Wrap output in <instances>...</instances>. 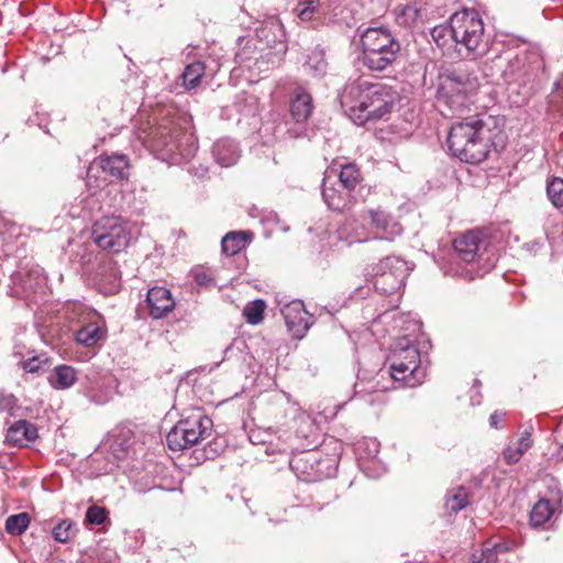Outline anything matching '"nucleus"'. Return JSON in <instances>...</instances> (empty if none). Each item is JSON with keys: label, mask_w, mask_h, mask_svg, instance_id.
Masks as SVG:
<instances>
[{"label": "nucleus", "mask_w": 563, "mask_h": 563, "mask_svg": "<svg viewBox=\"0 0 563 563\" xmlns=\"http://www.w3.org/2000/svg\"><path fill=\"white\" fill-rule=\"evenodd\" d=\"M77 379L76 369L69 365H58L49 377L51 386L55 389L70 388Z\"/></svg>", "instance_id": "72a5a7b5"}, {"label": "nucleus", "mask_w": 563, "mask_h": 563, "mask_svg": "<svg viewBox=\"0 0 563 563\" xmlns=\"http://www.w3.org/2000/svg\"><path fill=\"white\" fill-rule=\"evenodd\" d=\"M413 267V263L408 262L400 256H389V275H393L396 280V285H389V287L395 290L397 301L401 298L406 280Z\"/></svg>", "instance_id": "a878e982"}, {"label": "nucleus", "mask_w": 563, "mask_h": 563, "mask_svg": "<svg viewBox=\"0 0 563 563\" xmlns=\"http://www.w3.org/2000/svg\"><path fill=\"white\" fill-rule=\"evenodd\" d=\"M487 236L479 230H471L456 238L453 242L456 261L464 263L470 267L459 268L457 274L465 279H474L483 276L487 269L479 266L485 252L488 247Z\"/></svg>", "instance_id": "0eeeda50"}, {"label": "nucleus", "mask_w": 563, "mask_h": 563, "mask_svg": "<svg viewBox=\"0 0 563 563\" xmlns=\"http://www.w3.org/2000/svg\"><path fill=\"white\" fill-rule=\"evenodd\" d=\"M386 97L384 84L366 80L347 84L339 95L342 109L358 125L369 123L386 113Z\"/></svg>", "instance_id": "7ed1b4c3"}, {"label": "nucleus", "mask_w": 563, "mask_h": 563, "mask_svg": "<svg viewBox=\"0 0 563 563\" xmlns=\"http://www.w3.org/2000/svg\"><path fill=\"white\" fill-rule=\"evenodd\" d=\"M431 37L435 45L443 52L446 53L454 47L453 40V23L450 21L449 25H435L431 30Z\"/></svg>", "instance_id": "f704fd0d"}, {"label": "nucleus", "mask_w": 563, "mask_h": 563, "mask_svg": "<svg viewBox=\"0 0 563 563\" xmlns=\"http://www.w3.org/2000/svg\"><path fill=\"white\" fill-rule=\"evenodd\" d=\"M361 462H362L363 464H366V463H367V461H366V460H362ZM360 467H361L362 470H364V472H365V475H366V476H369V473H368V472H366V470H367V466H366V465H364V467H362V466L360 465Z\"/></svg>", "instance_id": "e2e57ef3"}, {"label": "nucleus", "mask_w": 563, "mask_h": 563, "mask_svg": "<svg viewBox=\"0 0 563 563\" xmlns=\"http://www.w3.org/2000/svg\"><path fill=\"white\" fill-rule=\"evenodd\" d=\"M87 468L85 473L89 477H98L101 475L109 474L117 467V464L111 459L106 449L100 445L88 459Z\"/></svg>", "instance_id": "393cba45"}, {"label": "nucleus", "mask_w": 563, "mask_h": 563, "mask_svg": "<svg viewBox=\"0 0 563 563\" xmlns=\"http://www.w3.org/2000/svg\"><path fill=\"white\" fill-rule=\"evenodd\" d=\"M387 231V214L382 209H369L362 214V220L346 221L341 229L349 243L365 242L369 240H385Z\"/></svg>", "instance_id": "9b49d317"}, {"label": "nucleus", "mask_w": 563, "mask_h": 563, "mask_svg": "<svg viewBox=\"0 0 563 563\" xmlns=\"http://www.w3.org/2000/svg\"><path fill=\"white\" fill-rule=\"evenodd\" d=\"M157 487L159 489H162V490H166L167 493H176V492H183L184 490V487L181 485L179 487H176V486L167 487V486H164V485L159 484Z\"/></svg>", "instance_id": "6e6d98bb"}, {"label": "nucleus", "mask_w": 563, "mask_h": 563, "mask_svg": "<svg viewBox=\"0 0 563 563\" xmlns=\"http://www.w3.org/2000/svg\"><path fill=\"white\" fill-rule=\"evenodd\" d=\"M476 78L460 70H453L439 77L437 98L446 104L453 113L462 112L468 101V95L476 89Z\"/></svg>", "instance_id": "1a4fd4ad"}, {"label": "nucleus", "mask_w": 563, "mask_h": 563, "mask_svg": "<svg viewBox=\"0 0 563 563\" xmlns=\"http://www.w3.org/2000/svg\"><path fill=\"white\" fill-rule=\"evenodd\" d=\"M558 457L563 460V444L560 446V449L558 451Z\"/></svg>", "instance_id": "0e129e2a"}, {"label": "nucleus", "mask_w": 563, "mask_h": 563, "mask_svg": "<svg viewBox=\"0 0 563 563\" xmlns=\"http://www.w3.org/2000/svg\"><path fill=\"white\" fill-rule=\"evenodd\" d=\"M338 457L319 450H307L294 454L289 467L296 477L306 483L320 482L332 477L336 472Z\"/></svg>", "instance_id": "423d86ee"}, {"label": "nucleus", "mask_w": 563, "mask_h": 563, "mask_svg": "<svg viewBox=\"0 0 563 563\" xmlns=\"http://www.w3.org/2000/svg\"><path fill=\"white\" fill-rule=\"evenodd\" d=\"M235 60H236V63H239V64H243V63H245V60H246V59L244 58L243 53H236V55H235Z\"/></svg>", "instance_id": "052dcab7"}, {"label": "nucleus", "mask_w": 563, "mask_h": 563, "mask_svg": "<svg viewBox=\"0 0 563 563\" xmlns=\"http://www.w3.org/2000/svg\"><path fill=\"white\" fill-rule=\"evenodd\" d=\"M77 525L70 519L59 520L52 529V537L56 542L68 543L78 533Z\"/></svg>", "instance_id": "c9c22d12"}, {"label": "nucleus", "mask_w": 563, "mask_h": 563, "mask_svg": "<svg viewBox=\"0 0 563 563\" xmlns=\"http://www.w3.org/2000/svg\"><path fill=\"white\" fill-rule=\"evenodd\" d=\"M219 68L220 65L216 60H196L188 64L181 74L183 86L186 90L195 89L199 86L205 75L213 76Z\"/></svg>", "instance_id": "4be33fe9"}, {"label": "nucleus", "mask_w": 563, "mask_h": 563, "mask_svg": "<svg viewBox=\"0 0 563 563\" xmlns=\"http://www.w3.org/2000/svg\"><path fill=\"white\" fill-rule=\"evenodd\" d=\"M527 74L528 69L525 55H516L512 59H509L504 70V76L509 81H519L523 79Z\"/></svg>", "instance_id": "4c0bfd02"}, {"label": "nucleus", "mask_w": 563, "mask_h": 563, "mask_svg": "<svg viewBox=\"0 0 563 563\" xmlns=\"http://www.w3.org/2000/svg\"><path fill=\"white\" fill-rule=\"evenodd\" d=\"M506 550L507 548L501 543H486L481 552L472 554L468 563H497L498 554Z\"/></svg>", "instance_id": "e433bc0d"}, {"label": "nucleus", "mask_w": 563, "mask_h": 563, "mask_svg": "<svg viewBox=\"0 0 563 563\" xmlns=\"http://www.w3.org/2000/svg\"><path fill=\"white\" fill-rule=\"evenodd\" d=\"M343 0H300L296 12L298 18L303 21H320L322 23L345 22L343 16Z\"/></svg>", "instance_id": "2eb2a0df"}, {"label": "nucleus", "mask_w": 563, "mask_h": 563, "mask_svg": "<svg viewBox=\"0 0 563 563\" xmlns=\"http://www.w3.org/2000/svg\"><path fill=\"white\" fill-rule=\"evenodd\" d=\"M16 410H19V406L14 395L0 391V412H8L14 416Z\"/></svg>", "instance_id": "a18cd8bd"}, {"label": "nucleus", "mask_w": 563, "mask_h": 563, "mask_svg": "<svg viewBox=\"0 0 563 563\" xmlns=\"http://www.w3.org/2000/svg\"><path fill=\"white\" fill-rule=\"evenodd\" d=\"M46 283L43 269L38 266L27 272H15L11 275V296L18 298H30L37 289L42 288Z\"/></svg>", "instance_id": "f3484780"}, {"label": "nucleus", "mask_w": 563, "mask_h": 563, "mask_svg": "<svg viewBox=\"0 0 563 563\" xmlns=\"http://www.w3.org/2000/svg\"><path fill=\"white\" fill-rule=\"evenodd\" d=\"M363 176L358 166L354 163H345L340 165L338 175L339 186L353 192L362 183Z\"/></svg>", "instance_id": "473e14b6"}, {"label": "nucleus", "mask_w": 563, "mask_h": 563, "mask_svg": "<svg viewBox=\"0 0 563 563\" xmlns=\"http://www.w3.org/2000/svg\"><path fill=\"white\" fill-rule=\"evenodd\" d=\"M430 7L431 3L426 0H406L394 9L396 22L402 26H412L419 20L430 16Z\"/></svg>", "instance_id": "aec40b11"}, {"label": "nucleus", "mask_w": 563, "mask_h": 563, "mask_svg": "<svg viewBox=\"0 0 563 563\" xmlns=\"http://www.w3.org/2000/svg\"><path fill=\"white\" fill-rule=\"evenodd\" d=\"M361 462H362L363 464H366V463H367V461H366V460H362ZM360 467H361L362 470H364V472H365V475H366V476H369V473H368V472H366V470H367V466H366V465H364V467H362V466L360 465Z\"/></svg>", "instance_id": "680f3d73"}, {"label": "nucleus", "mask_w": 563, "mask_h": 563, "mask_svg": "<svg viewBox=\"0 0 563 563\" xmlns=\"http://www.w3.org/2000/svg\"><path fill=\"white\" fill-rule=\"evenodd\" d=\"M104 338L106 331L98 322H89L75 333L76 342L87 347L98 344Z\"/></svg>", "instance_id": "7c9ffc66"}, {"label": "nucleus", "mask_w": 563, "mask_h": 563, "mask_svg": "<svg viewBox=\"0 0 563 563\" xmlns=\"http://www.w3.org/2000/svg\"><path fill=\"white\" fill-rule=\"evenodd\" d=\"M84 395L89 399L90 402L96 405H103L109 400L107 394L97 393L92 387H87L84 390Z\"/></svg>", "instance_id": "8fccbe9b"}, {"label": "nucleus", "mask_w": 563, "mask_h": 563, "mask_svg": "<svg viewBox=\"0 0 563 563\" xmlns=\"http://www.w3.org/2000/svg\"><path fill=\"white\" fill-rule=\"evenodd\" d=\"M391 302H393V300H391V299H389V301H388V305H389V312L391 311Z\"/></svg>", "instance_id": "774afa93"}, {"label": "nucleus", "mask_w": 563, "mask_h": 563, "mask_svg": "<svg viewBox=\"0 0 563 563\" xmlns=\"http://www.w3.org/2000/svg\"><path fill=\"white\" fill-rule=\"evenodd\" d=\"M378 445L379 444L374 439L364 440L357 443L355 451L358 463L362 467H364V464L361 462L362 460H366L368 463H375L378 454Z\"/></svg>", "instance_id": "ea45409f"}, {"label": "nucleus", "mask_w": 563, "mask_h": 563, "mask_svg": "<svg viewBox=\"0 0 563 563\" xmlns=\"http://www.w3.org/2000/svg\"><path fill=\"white\" fill-rule=\"evenodd\" d=\"M42 361L34 356L31 358L25 360L22 363V367L27 373H37L41 369Z\"/></svg>", "instance_id": "603ef678"}, {"label": "nucleus", "mask_w": 563, "mask_h": 563, "mask_svg": "<svg viewBox=\"0 0 563 563\" xmlns=\"http://www.w3.org/2000/svg\"><path fill=\"white\" fill-rule=\"evenodd\" d=\"M328 68L325 51L320 45H317L306 55L302 64L303 71L313 78H323L328 73Z\"/></svg>", "instance_id": "cd10ccee"}, {"label": "nucleus", "mask_w": 563, "mask_h": 563, "mask_svg": "<svg viewBox=\"0 0 563 563\" xmlns=\"http://www.w3.org/2000/svg\"><path fill=\"white\" fill-rule=\"evenodd\" d=\"M37 438L36 427L23 419L14 422L7 432V441L19 446L34 441Z\"/></svg>", "instance_id": "c85d7f7f"}, {"label": "nucleus", "mask_w": 563, "mask_h": 563, "mask_svg": "<svg viewBox=\"0 0 563 563\" xmlns=\"http://www.w3.org/2000/svg\"><path fill=\"white\" fill-rule=\"evenodd\" d=\"M401 233V227L398 223H394L391 227L389 225V235L390 234H400Z\"/></svg>", "instance_id": "13d9d810"}, {"label": "nucleus", "mask_w": 563, "mask_h": 563, "mask_svg": "<svg viewBox=\"0 0 563 563\" xmlns=\"http://www.w3.org/2000/svg\"><path fill=\"white\" fill-rule=\"evenodd\" d=\"M95 280L103 294L118 292L121 287V272L118 263L111 257H102L98 264Z\"/></svg>", "instance_id": "6ab92c4d"}, {"label": "nucleus", "mask_w": 563, "mask_h": 563, "mask_svg": "<svg viewBox=\"0 0 563 563\" xmlns=\"http://www.w3.org/2000/svg\"><path fill=\"white\" fill-rule=\"evenodd\" d=\"M101 445L109 453L118 468L125 470L130 461H134L143 452V445L135 439L129 428H117Z\"/></svg>", "instance_id": "f8f14e48"}, {"label": "nucleus", "mask_w": 563, "mask_h": 563, "mask_svg": "<svg viewBox=\"0 0 563 563\" xmlns=\"http://www.w3.org/2000/svg\"><path fill=\"white\" fill-rule=\"evenodd\" d=\"M313 110L312 97L302 87L294 90L290 99V114L297 123L306 122Z\"/></svg>", "instance_id": "b1692460"}, {"label": "nucleus", "mask_w": 563, "mask_h": 563, "mask_svg": "<svg viewBox=\"0 0 563 563\" xmlns=\"http://www.w3.org/2000/svg\"><path fill=\"white\" fill-rule=\"evenodd\" d=\"M213 422L200 410L179 420L166 435L167 446L181 451L211 437Z\"/></svg>", "instance_id": "6e6552de"}, {"label": "nucleus", "mask_w": 563, "mask_h": 563, "mask_svg": "<svg viewBox=\"0 0 563 563\" xmlns=\"http://www.w3.org/2000/svg\"><path fill=\"white\" fill-rule=\"evenodd\" d=\"M364 65L372 71L382 73L387 67V29L368 27L361 36Z\"/></svg>", "instance_id": "4468645a"}, {"label": "nucleus", "mask_w": 563, "mask_h": 563, "mask_svg": "<svg viewBox=\"0 0 563 563\" xmlns=\"http://www.w3.org/2000/svg\"><path fill=\"white\" fill-rule=\"evenodd\" d=\"M518 449L522 451V453L527 452L528 449L532 444L531 434L528 431H525L520 439L515 443Z\"/></svg>", "instance_id": "864d4df0"}, {"label": "nucleus", "mask_w": 563, "mask_h": 563, "mask_svg": "<svg viewBox=\"0 0 563 563\" xmlns=\"http://www.w3.org/2000/svg\"><path fill=\"white\" fill-rule=\"evenodd\" d=\"M285 323L294 336L302 339L312 324V316L305 309L300 300L291 301L282 310Z\"/></svg>", "instance_id": "a211bd4d"}, {"label": "nucleus", "mask_w": 563, "mask_h": 563, "mask_svg": "<svg viewBox=\"0 0 563 563\" xmlns=\"http://www.w3.org/2000/svg\"><path fill=\"white\" fill-rule=\"evenodd\" d=\"M109 512L104 507L91 505L85 516V522L92 526L103 525L108 520Z\"/></svg>", "instance_id": "c03bdc74"}, {"label": "nucleus", "mask_w": 563, "mask_h": 563, "mask_svg": "<svg viewBox=\"0 0 563 563\" xmlns=\"http://www.w3.org/2000/svg\"><path fill=\"white\" fill-rule=\"evenodd\" d=\"M265 302L262 299L254 300L244 308L243 314L250 324H258L264 318Z\"/></svg>", "instance_id": "79ce46f5"}, {"label": "nucleus", "mask_w": 563, "mask_h": 563, "mask_svg": "<svg viewBox=\"0 0 563 563\" xmlns=\"http://www.w3.org/2000/svg\"><path fill=\"white\" fill-rule=\"evenodd\" d=\"M375 136L382 141L385 140V131L383 128H375Z\"/></svg>", "instance_id": "bf43d9fd"}, {"label": "nucleus", "mask_w": 563, "mask_h": 563, "mask_svg": "<svg viewBox=\"0 0 563 563\" xmlns=\"http://www.w3.org/2000/svg\"><path fill=\"white\" fill-rule=\"evenodd\" d=\"M232 345H229L225 350H224V357H228L229 353L232 351Z\"/></svg>", "instance_id": "69168bd1"}, {"label": "nucleus", "mask_w": 563, "mask_h": 563, "mask_svg": "<svg viewBox=\"0 0 563 563\" xmlns=\"http://www.w3.org/2000/svg\"><path fill=\"white\" fill-rule=\"evenodd\" d=\"M96 563H119V556L113 549H100Z\"/></svg>", "instance_id": "09e8293b"}, {"label": "nucleus", "mask_w": 563, "mask_h": 563, "mask_svg": "<svg viewBox=\"0 0 563 563\" xmlns=\"http://www.w3.org/2000/svg\"><path fill=\"white\" fill-rule=\"evenodd\" d=\"M30 525V516L27 512L11 515L5 519V531L11 536H21Z\"/></svg>", "instance_id": "58836bf2"}, {"label": "nucleus", "mask_w": 563, "mask_h": 563, "mask_svg": "<svg viewBox=\"0 0 563 563\" xmlns=\"http://www.w3.org/2000/svg\"><path fill=\"white\" fill-rule=\"evenodd\" d=\"M212 154L217 163L223 167L234 165L240 157V148L231 139H220L212 146Z\"/></svg>", "instance_id": "bb28decb"}, {"label": "nucleus", "mask_w": 563, "mask_h": 563, "mask_svg": "<svg viewBox=\"0 0 563 563\" xmlns=\"http://www.w3.org/2000/svg\"><path fill=\"white\" fill-rule=\"evenodd\" d=\"M503 417H504V415L499 413L497 411L492 413L490 417H489L490 426L494 427V428H498L499 427L498 423L503 420Z\"/></svg>", "instance_id": "5fc2aeb1"}, {"label": "nucleus", "mask_w": 563, "mask_h": 563, "mask_svg": "<svg viewBox=\"0 0 563 563\" xmlns=\"http://www.w3.org/2000/svg\"><path fill=\"white\" fill-rule=\"evenodd\" d=\"M561 498L559 495L553 497L540 498L532 507L530 512V522L533 527H539L548 522L556 514L561 512Z\"/></svg>", "instance_id": "5701e85b"}, {"label": "nucleus", "mask_w": 563, "mask_h": 563, "mask_svg": "<svg viewBox=\"0 0 563 563\" xmlns=\"http://www.w3.org/2000/svg\"><path fill=\"white\" fill-rule=\"evenodd\" d=\"M145 303L148 314L153 319H162L175 308L170 290L161 286L147 290Z\"/></svg>", "instance_id": "412c9836"}, {"label": "nucleus", "mask_w": 563, "mask_h": 563, "mask_svg": "<svg viewBox=\"0 0 563 563\" xmlns=\"http://www.w3.org/2000/svg\"><path fill=\"white\" fill-rule=\"evenodd\" d=\"M389 67L395 73V77H404L409 67H413L409 63L408 51L402 48L399 42L389 40Z\"/></svg>", "instance_id": "c756f323"}, {"label": "nucleus", "mask_w": 563, "mask_h": 563, "mask_svg": "<svg viewBox=\"0 0 563 563\" xmlns=\"http://www.w3.org/2000/svg\"><path fill=\"white\" fill-rule=\"evenodd\" d=\"M190 274L197 285L202 287L214 286V279L208 271L203 268H195L191 269Z\"/></svg>", "instance_id": "49530a36"}, {"label": "nucleus", "mask_w": 563, "mask_h": 563, "mask_svg": "<svg viewBox=\"0 0 563 563\" xmlns=\"http://www.w3.org/2000/svg\"><path fill=\"white\" fill-rule=\"evenodd\" d=\"M92 240L101 250L119 253L130 242L128 222L121 217H102L92 227Z\"/></svg>", "instance_id": "9d476101"}, {"label": "nucleus", "mask_w": 563, "mask_h": 563, "mask_svg": "<svg viewBox=\"0 0 563 563\" xmlns=\"http://www.w3.org/2000/svg\"><path fill=\"white\" fill-rule=\"evenodd\" d=\"M299 418H300L301 420H308V417H307L306 415H303V413H301V415L299 416Z\"/></svg>", "instance_id": "338daca9"}, {"label": "nucleus", "mask_w": 563, "mask_h": 563, "mask_svg": "<svg viewBox=\"0 0 563 563\" xmlns=\"http://www.w3.org/2000/svg\"><path fill=\"white\" fill-rule=\"evenodd\" d=\"M141 136L152 151L179 163L191 159L198 150L197 139L192 133L184 132L172 119L150 126Z\"/></svg>", "instance_id": "20e7f679"}, {"label": "nucleus", "mask_w": 563, "mask_h": 563, "mask_svg": "<svg viewBox=\"0 0 563 563\" xmlns=\"http://www.w3.org/2000/svg\"><path fill=\"white\" fill-rule=\"evenodd\" d=\"M336 175L334 166L327 169L322 184V198L329 209L344 211L354 203V196L347 189L339 186V183L331 181V175Z\"/></svg>", "instance_id": "dca6fc26"}, {"label": "nucleus", "mask_w": 563, "mask_h": 563, "mask_svg": "<svg viewBox=\"0 0 563 563\" xmlns=\"http://www.w3.org/2000/svg\"><path fill=\"white\" fill-rule=\"evenodd\" d=\"M389 377L393 388L419 386L426 371L420 366V353L415 345L421 330V322L411 312H397L389 322Z\"/></svg>", "instance_id": "f257e3e1"}, {"label": "nucleus", "mask_w": 563, "mask_h": 563, "mask_svg": "<svg viewBox=\"0 0 563 563\" xmlns=\"http://www.w3.org/2000/svg\"><path fill=\"white\" fill-rule=\"evenodd\" d=\"M251 241V233L245 231H232L227 233L221 240L222 252L228 256H233L246 247Z\"/></svg>", "instance_id": "2f4dec72"}, {"label": "nucleus", "mask_w": 563, "mask_h": 563, "mask_svg": "<svg viewBox=\"0 0 563 563\" xmlns=\"http://www.w3.org/2000/svg\"><path fill=\"white\" fill-rule=\"evenodd\" d=\"M129 159L123 154L101 156L99 165L89 167L87 186L91 190L103 188L109 183L128 177Z\"/></svg>", "instance_id": "ddd939ff"}, {"label": "nucleus", "mask_w": 563, "mask_h": 563, "mask_svg": "<svg viewBox=\"0 0 563 563\" xmlns=\"http://www.w3.org/2000/svg\"><path fill=\"white\" fill-rule=\"evenodd\" d=\"M380 319H382V316H378L377 319H375L373 322H372V325H371V331L374 335H376L378 333V328L380 325Z\"/></svg>", "instance_id": "4d7b16f0"}, {"label": "nucleus", "mask_w": 563, "mask_h": 563, "mask_svg": "<svg viewBox=\"0 0 563 563\" xmlns=\"http://www.w3.org/2000/svg\"><path fill=\"white\" fill-rule=\"evenodd\" d=\"M468 504V495H445L443 504L444 512L446 516L451 517L464 509Z\"/></svg>", "instance_id": "a19ab883"}, {"label": "nucleus", "mask_w": 563, "mask_h": 563, "mask_svg": "<svg viewBox=\"0 0 563 563\" xmlns=\"http://www.w3.org/2000/svg\"><path fill=\"white\" fill-rule=\"evenodd\" d=\"M489 121L471 118L454 123L448 135V147L452 155L467 164L486 159L493 146Z\"/></svg>", "instance_id": "f03ea898"}, {"label": "nucleus", "mask_w": 563, "mask_h": 563, "mask_svg": "<svg viewBox=\"0 0 563 563\" xmlns=\"http://www.w3.org/2000/svg\"><path fill=\"white\" fill-rule=\"evenodd\" d=\"M523 455L522 451L516 446L515 443L509 444L503 453L505 461L508 464L517 463Z\"/></svg>", "instance_id": "de8ad7c7"}, {"label": "nucleus", "mask_w": 563, "mask_h": 563, "mask_svg": "<svg viewBox=\"0 0 563 563\" xmlns=\"http://www.w3.org/2000/svg\"><path fill=\"white\" fill-rule=\"evenodd\" d=\"M540 482L547 488L548 493H559L560 492V483L552 475L544 474L540 478Z\"/></svg>", "instance_id": "3c124183"}, {"label": "nucleus", "mask_w": 563, "mask_h": 563, "mask_svg": "<svg viewBox=\"0 0 563 563\" xmlns=\"http://www.w3.org/2000/svg\"><path fill=\"white\" fill-rule=\"evenodd\" d=\"M547 194L550 201L556 207H563V179L554 178L547 186Z\"/></svg>", "instance_id": "37998d69"}, {"label": "nucleus", "mask_w": 563, "mask_h": 563, "mask_svg": "<svg viewBox=\"0 0 563 563\" xmlns=\"http://www.w3.org/2000/svg\"><path fill=\"white\" fill-rule=\"evenodd\" d=\"M454 51L464 59H478L489 51V38L485 33L479 13L463 9L451 15Z\"/></svg>", "instance_id": "39448f33"}]
</instances>
